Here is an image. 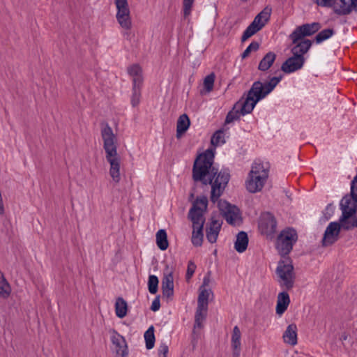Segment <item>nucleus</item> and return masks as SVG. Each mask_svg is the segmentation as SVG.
I'll use <instances>...</instances> for the list:
<instances>
[{
    "label": "nucleus",
    "instance_id": "14",
    "mask_svg": "<svg viewBox=\"0 0 357 357\" xmlns=\"http://www.w3.org/2000/svg\"><path fill=\"white\" fill-rule=\"evenodd\" d=\"M320 29L319 23L306 24L297 27L290 35L292 43H296L305 36H311Z\"/></svg>",
    "mask_w": 357,
    "mask_h": 357
},
{
    "label": "nucleus",
    "instance_id": "36",
    "mask_svg": "<svg viewBox=\"0 0 357 357\" xmlns=\"http://www.w3.org/2000/svg\"><path fill=\"white\" fill-rule=\"evenodd\" d=\"M215 81V75L210 74L204 79V91L202 93H209L213 90Z\"/></svg>",
    "mask_w": 357,
    "mask_h": 357
},
{
    "label": "nucleus",
    "instance_id": "24",
    "mask_svg": "<svg viewBox=\"0 0 357 357\" xmlns=\"http://www.w3.org/2000/svg\"><path fill=\"white\" fill-rule=\"evenodd\" d=\"M295 45L291 49V52L293 55H296L297 56H303V54H305L312 45V43L308 39L302 38L300 40H298L296 43H293Z\"/></svg>",
    "mask_w": 357,
    "mask_h": 357
},
{
    "label": "nucleus",
    "instance_id": "17",
    "mask_svg": "<svg viewBox=\"0 0 357 357\" xmlns=\"http://www.w3.org/2000/svg\"><path fill=\"white\" fill-rule=\"evenodd\" d=\"M222 224L221 220L211 218L206 229V238L210 243H213L216 242Z\"/></svg>",
    "mask_w": 357,
    "mask_h": 357
},
{
    "label": "nucleus",
    "instance_id": "25",
    "mask_svg": "<svg viewBox=\"0 0 357 357\" xmlns=\"http://www.w3.org/2000/svg\"><path fill=\"white\" fill-rule=\"evenodd\" d=\"M248 236L245 231H240L238 233L234 241V249L238 253L244 252L248 245Z\"/></svg>",
    "mask_w": 357,
    "mask_h": 357
},
{
    "label": "nucleus",
    "instance_id": "19",
    "mask_svg": "<svg viewBox=\"0 0 357 357\" xmlns=\"http://www.w3.org/2000/svg\"><path fill=\"white\" fill-rule=\"evenodd\" d=\"M356 6L357 0H335L333 10L337 13L346 15Z\"/></svg>",
    "mask_w": 357,
    "mask_h": 357
},
{
    "label": "nucleus",
    "instance_id": "18",
    "mask_svg": "<svg viewBox=\"0 0 357 357\" xmlns=\"http://www.w3.org/2000/svg\"><path fill=\"white\" fill-rule=\"evenodd\" d=\"M162 289L163 295L171 297L174 294V276L172 268L167 267L165 270L162 281Z\"/></svg>",
    "mask_w": 357,
    "mask_h": 357
},
{
    "label": "nucleus",
    "instance_id": "39",
    "mask_svg": "<svg viewBox=\"0 0 357 357\" xmlns=\"http://www.w3.org/2000/svg\"><path fill=\"white\" fill-rule=\"evenodd\" d=\"M149 291L151 294H154L158 291V279L155 275H150L149 277Z\"/></svg>",
    "mask_w": 357,
    "mask_h": 357
},
{
    "label": "nucleus",
    "instance_id": "6",
    "mask_svg": "<svg viewBox=\"0 0 357 357\" xmlns=\"http://www.w3.org/2000/svg\"><path fill=\"white\" fill-rule=\"evenodd\" d=\"M351 197L345 196L340 202L342 215L339 220L342 226L355 216L357 208V175L354 177L351 187Z\"/></svg>",
    "mask_w": 357,
    "mask_h": 357
},
{
    "label": "nucleus",
    "instance_id": "30",
    "mask_svg": "<svg viewBox=\"0 0 357 357\" xmlns=\"http://www.w3.org/2000/svg\"><path fill=\"white\" fill-rule=\"evenodd\" d=\"M275 57L276 56L273 52H270L267 53L261 60L258 67L259 70L261 71L268 70L273 63Z\"/></svg>",
    "mask_w": 357,
    "mask_h": 357
},
{
    "label": "nucleus",
    "instance_id": "44",
    "mask_svg": "<svg viewBox=\"0 0 357 357\" xmlns=\"http://www.w3.org/2000/svg\"><path fill=\"white\" fill-rule=\"evenodd\" d=\"M354 227H357V218L354 219V217H353L347 222H344V225L342 227V229L349 230Z\"/></svg>",
    "mask_w": 357,
    "mask_h": 357
},
{
    "label": "nucleus",
    "instance_id": "45",
    "mask_svg": "<svg viewBox=\"0 0 357 357\" xmlns=\"http://www.w3.org/2000/svg\"><path fill=\"white\" fill-rule=\"evenodd\" d=\"M316 2L319 6L331 7L333 9L335 0H316Z\"/></svg>",
    "mask_w": 357,
    "mask_h": 357
},
{
    "label": "nucleus",
    "instance_id": "38",
    "mask_svg": "<svg viewBox=\"0 0 357 357\" xmlns=\"http://www.w3.org/2000/svg\"><path fill=\"white\" fill-rule=\"evenodd\" d=\"M241 116L243 115L241 114V111L238 109V107H236V105H235L234 109L231 112H229L227 115L225 123H230L233 122L234 120L240 118Z\"/></svg>",
    "mask_w": 357,
    "mask_h": 357
},
{
    "label": "nucleus",
    "instance_id": "9",
    "mask_svg": "<svg viewBox=\"0 0 357 357\" xmlns=\"http://www.w3.org/2000/svg\"><path fill=\"white\" fill-rule=\"evenodd\" d=\"M218 207L229 224L234 226L241 225L242 222L241 213L235 205L231 204L226 200L220 199L218 200Z\"/></svg>",
    "mask_w": 357,
    "mask_h": 357
},
{
    "label": "nucleus",
    "instance_id": "35",
    "mask_svg": "<svg viewBox=\"0 0 357 357\" xmlns=\"http://www.w3.org/2000/svg\"><path fill=\"white\" fill-rule=\"evenodd\" d=\"M225 143V133L222 130H218L214 133L211 138V144L213 146H220Z\"/></svg>",
    "mask_w": 357,
    "mask_h": 357
},
{
    "label": "nucleus",
    "instance_id": "31",
    "mask_svg": "<svg viewBox=\"0 0 357 357\" xmlns=\"http://www.w3.org/2000/svg\"><path fill=\"white\" fill-rule=\"evenodd\" d=\"M156 244L161 250H165L169 245L167 235L165 229H160L156 233Z\"/></svg>",
    "mask_w": 357,
    "mask_h": 357
},
{
    "label": "nucleus",
    "instance_id": "3",
    "mask_svg": "<svg viewBox=\"0 0 357 357\" xmlns=\"http://www.w3.org/2000/svg\"><path fill=\"white\" fill-rule=\"evenodd\" d=\"M281 77H273L268 82H255L243 101L236 104L243 116L250 114L257 103L266 98L280 82Z\"/></svg>",
    "mask_w": 357,
    "mask_h": 357
},
{
    "label": "nucleus",
    "instance_id": "13",
    "mask_svg": "<svg viewBox=\"0 0 357 357\" xmlns=\"http://www.w3.org/2000/svg\"><path fill=\"white\" fill-rule=\"evenodd\" d=\"M259 229L267 238H272L276 231V221L271 213H264L261 216Z\"/></svg>",
    "mask_w": 357,
    "mask_h": 357
},
{
    "label": "nucleus",
    "instance_id": "11",
    "mask_svg": "<svg viewBox=\"0 0 357 357\" xmlns=\"http://www.w3.org/2000/svg\"><path fill=\"white\" fill-rule=\"evenodd\" d=\"M298 238L296 231L293 229L283 230L278 237L276 248L281 255H286L291 250Z\"/></svg>",
    "mask_w": 357,
    "mask_h": 357
},
{
    "label": "nucleus",
    "instance_id": "34",
    "mask_svg": "<svg viewBox=\"0 0 357 357\" xmlns=\"http://www.w3.org/2000/svg\"><path fill=\"white\" fill-rule=\"evenodd\" d=\"M141 89L142 86H132L130 102L133 107L138 106L140 102L142 96Z\"/></svg>",
    "mask_w": 357,
    "mask_h": 357
},
{
    "label": "nucleus",
    "instance_id": "12",
    "mask_svg": "<svg viewBox=\"0 0 357 357\" xmlns=\"http://www.w3.org/2000/svg\"><path fill=\"white\" fill-rule=\"evenodd\" d=\"M341 228L342 226L340 221L330 222L324 231L322 245L327 247L335 243L339 238Z\"/></svg>",
    "mask_w": 357,
    "mask_h": 357
},
{
    "label": "nucleus",
    "instance_id": "5",
    "mask_svg": "<svg viewBox=\"0 0 357 357\" xmlns=\"http://www.w3.org/2000/svg\"><path fill=\"white\" fill-rule=\"evenodd\" d=\"M269 175V170L266 164L255 161L250 167L245 180V188L250 193L261 192L265 186Z\"/></svg>",
    "mask_w": 357,
    "mask_h": 357
},
{
    "label": "nucleus",
    "instance_id": "46",
    "mask_svg": "<svg viewBox=\"0 0 357 357\" xmlns=\"http://www.w3.org/2000/svg\"><path fill=\"white\" fill-rule=\"evenodd\" d=\"M160 300L158 298H155L153 301L152 304H151V310H153V312H156L160 309Z\"/></svg>",
    "mask_w": 357,
    "mask_h": 357
},
{
    "label": "nucleus",
    "instance_id": "33",
    "mask_svg": "<svg viewBox=\"0 0 357 357\" xmlns=\"http://www.w3.org/2000/svg\"><path fill=\"white\" fill-rule=\"evenodd\" d=\"M207 310V307H202V306L197 305V309L195 314V328L202 327V323L206 316Z\"/></svg>",
    "mask_w": 357,
    "mask_h": 357
},
{
    "label": "nucleus",
    "instance_id": "7",
    "mask_svg": "<svg viewBox=\"0 0 357 357\" xmlns=\"http://www.w3.org/2000/svg\"><path fill=\"white\" fill-rule=\"evenodd\" d=\"M276 275L280 285L287 289H291L294 286L295 274L291 261L285 258L278 262L276 268Z\"/></svg>",
    "mask_w": 357,
    "mask_h": 357
},
{
    "label": "nucleus",
    "instance_id": "47",
    "mask_svg": "<svg viewBox=\"0 0 357 357\" xmlns=\"http://www.w3.org/2000/svg\"><path fill=\"white\" fill-rule=\"evenodd\" d=\"M211 280L209 276H205L203 279V284L201 287H204V288H208L209 286Z\"/></svg>",
    "mask_w": 357,
    "mask_h": 357
},
{
    "label": "nucleus",
    "instance_id": "26",
    "mask_svg": "<svg viewBox=\"0 0 357 357\" xmlns=\"http://www.w3.org/2000/svg\"><path fill=\"white\" fill-rule=\"evenodd\" d=\"M12 293V288L4 274L0 271V298H8Z\"/></svg>",
    "mask_w": 357,
    "mask_h": 357
},
{
    "label": "nucleus",
    "instance_id": "10",
    "mask_svg": "<svg viewBox=\"0 0 357 357\" xmlns=\"http://www.w3.org/2000/svg\"><path fill=\"white\" fill-rule=\"evenodd\" d=\"M116 19L119 26L129 31L132 28V18L128 0H114Z\"/></svg>",
    "mask_w": 357,
    "mask_h": 357
},
{
    "label": "nucleus",
    "instance_id": "2",
    "mask_svg": "<svg viewBox=\"0 0 357 357\" xmlns=\"http://www.w3.org/2000/svg\"><path fill=\"white\" fill-rule=\"evenodd\" d=\"M101 135L103 141V148L105 151V158L109 165V174L114 183L120 182L121 158L117 152V138L112 128L105 126L102 128Z\"/></svg>",
    "mask_w": 357,
    "mask_h": 357
},
{
    "label": "nucleus",
    "instance_id": "40",
    "mask_svg": "<svg viewBox=\"0 0 357 357\" xmlns=\"http://www.w3.org/2000/svg\"><path fill=\"white\" fill-rule=\"evenodd\" d=\"M195 0H183V13L184 17H188L191 14Z\"/></svg>",
    "mask_w": 357,
    "mask_h": 357
},
{
    "label": "nucleus",
    "instance_id": "27",
    "mask_svg": "<svg viewBox=\"0 0 357 357\" xmlns=\"http://www.w3.org/2000/svg\"><path fill=\"white\" fill-rule=\"evenodd\" d=\"M190 126V119L187 115L183 114L180 116L177 121L176 126V137L180 138L183 133L186 132Z\"/></svg>",
    "mask_w": 357,
    "mask_h": 357
},
{
    "label": "nucleus",
    "instance_id": "41",
    "mask_svg": "<svg viewBox=\"0 0 357 357\" xmlns=\"http://www.w3.org/2000/svg\"><path fill=\"white\" fill-rule=\"evenodd\" d=\"M259 45L257 42L251 43L242 54L243 58L247 57L250 52H255L259 49Z\"/></svg>",
    "mask_w": 357,
    "mask_h": 357
},
{
    "label": "nucleus",
    "instance_id": "4",
    "mask_svg": "<svg viewBox=\"0 0 357 357\" xmlns=\"http://www.w3.org/2000/svg\"><path fill=\"white\" fill-rule=\"evenodd\" d=\"M208 206V199L205 196L198 197L193 202L189 211L188 217L192 222V243L195 246H200L203 241L204 213Z\"/></svg>",
    "mask_w": 357,
    "mask_h": 357
},
{
    "label": "nucleus",
    "instance_id": "43",
    "mask_svg": "<svg viewBox=\"0 0 357 357\" xmlns=\"http://www.w3.org/2000/svg\"><path fill=\"white\" fill-rule=\"evenodd\" d=\"M169 352V347L166 343H161L158 347V357H167Z\"/></svg>",
    "mask_w": 357,
    "mask_h": 357
},
{
    "label": "nucleus",
    "instance_id": "16",
    "mask_svg": "<svg viewBox=\"0 0 357 357\" xmlns=\"http://www.w3.org/2000/svg\"><path fill=\"white\" fill-rule=\"evenodd\" d=\"M304 63L305 59L303 56L293 55L283 63L281 69L284 73L289 74L301 69Z\"/></svg>",
    "mask_w": 357,
    "mask_h": 357
},
{
    "label": "nucleus",
    "instance_id": "22",
    "mask_svg": "<svg viewBox=\"0 0 357 357\" xmlns=\"http://www.w3.org/2000/svg\"><path fill=\"white\" fill-rule=\"evenodd\" d=\"M231 347L234 356L238 357L241 350V333L238 326L233 328L231 336Z\"/></svg>",
    "mask_w": 357,
    "mask_h": 357
},
{
    "label": "nucleus",
    "instance_id": "32",
    "mask_svg": "<svg viewBox=\"0 0 357 357\" xmlns=\"http://www.w3.org/2000/svg\"><path fill=\"white\" fill-rule=\"evenodd\" d=\"M144 340L146 342V347L147 349H151L154 347L155 344V335L154 327L151 326L144 333Z\"/></svg>",
    "mask_w": 357,
    "mask_h": 357
},
{
    "label": "nucleus",
    "instance_id": "37",
    "mask_svg": "<svg viewBox=\"0 0 357 357\" xmlns=\"http://www.w3.org/2000/svg\"><path fill=\"white\" fill-rule=\"evenodd\" d=\"M333 30L331 29H327L319 32L316 36V42L317 43H321L322 41L328 39L333 35Z\"/></svg>",
    "mask_w": 357,
    "mask_h": 357
},
{
    "label": "nucleus",
    "instance_id": "1",
    "mask_svg": "<svg viewBox=\"0 0 357 357\" xmlns=\"http://www.w3.org/2000/svg\"><path fill=\"white\" fill-rule=\"evenodd\" d=\"M213 157V151L210 149L197 157L193 167V178L204 184H211V199L215 202L224 192L230 176L226 170L217 173L214 168L211 169Z\"/></svg>",
    "mask_w": 357,
    "mask_h": 357
},
{
    "label": "nucleus",
    "instance_id": "28",
    "mask_svg": "<svg viewBox=\"0 0 357 357\" xmlns=\"http://www.w3.org/2000/svg\"><path fill=\"white\" fill-rule=\"evenodd\" d=\"M115 313L117 317L122 319L127 315L128 304L122 298H118L115 302Z\"/></svg>",
    "mask_w": 357,
    "mask_h": 357
},
{
    "label": "nucleus",
    "instance_id": "29",
    "mask_svg": "<svg viewBox=\"0 0 357 357\" xmlns=\"http://www.w3.org/2000/svg\"><path fill=\"white\" fill-rule=\"evenodd\" d=\"M212 291L209 288H204V287H199V294L198 296V305L202 307L208 308V298Z\"/></svg>",
    "mask_w": 357,
    "mask_h": 357
},
{
    "label": "nucleus",
    "instance_id": "8",
    "mask_svg": "<svg viewBox=\"0 0 357 357\" xmlns=\"http://www.w3.org/2000/svg\"><path fill=\"white\" fill-rule=\"evenodd\" d=\"M272 9L269 6L265 7L254 19L252 22L247 27L242 36V41H245L257 32L260 31L269 21Z\"/></svg>",
    "mask_w": 357,
    "mask_h": 357
},
{
    "label": "nucleus",
    "instance_id": "20",
    "mask_svg": "<svg viewBox=\"0 0 357 357\" xmlns=\"http://www.w3.org/2000/svg\"><path fill=\"white\" fill-rule=\"evenodd\" d=\"M127 70L132 79V86H142L144 76L141 66L138 64H132L128 68Z\"/></svg>",
    "mask_w": 357,
    "mask_h": 357
},
{
    "label": "nucleus",
    "instance_id": "21",
    "mask_svg": "<svg viewBox=\"0 0 357 357\" xmlns=\"http://www.w3.org/2000/svg\"><path fill=\"white\" fill-rule=\"evenodd\" d=\"M297 326L294 324H289L284 331L282 338L284 343L290 345L295 346L297 344Z\"/></svg>",
    "mask_w": 357,
    "mask_h": 357
},
{
    "label": "nucleus",
    "instance_id": "42",
    "mask_svg": "<svg viewBox=\"0 0 357 357\" xmlns=\"http://www.w3.org/2000/svg\"><path fill=\"white\" fill-rule=\"evenodd\" d=\"M196 267L197 266L194 262H192L191 261L188 262L186 275H185V278L188 281L192 277V275L196 270Z\"/></svg>",
    "mask_w": 357,
    "mask_h": 357
},
{
    "label": "nucleus",
    "instance_id": "23",
    "mask_svg": "<svg viewBox=\"0 0 357 357\" xmlns=\"http://www.w3.org/2000/svg\"><path fill=\"white\" fill-rule=\"evenodd\" d=\"M290 303V298L287 292H280L278 295L275 307L276 314L281 316L287 310Z\"/></svg>",
    "mask_w": 357,
    "mask_h": 357
},
{
    "label": "nucleus",
    "instance_id": "15",
    "mask_svg": "<svg viewBox=\"0 0 357 357\" xmlns=\"http://www.w3.org/2000/svg\"><path fill=\"white\" fill-rule=\"evenodd\" d=\"M111 341L114 347L116 357H126L128 352L124 337L113 331L111 334Z\"/></svg>",
    "mask_w": 357,
    "mask_h": 357
}]
</instances>
